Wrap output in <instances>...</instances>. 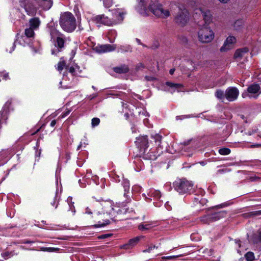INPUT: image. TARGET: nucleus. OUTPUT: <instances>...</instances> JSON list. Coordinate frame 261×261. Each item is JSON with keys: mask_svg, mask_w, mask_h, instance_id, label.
Here are the masks:
<instances>
[{"mask_svg": "<svg viewBox=\"0 0 261 261\" xmlns=\"http://www.w3.org/2000/svg\"><path fill=\"white\" fill-rule=\"evenodd\" d=\"M241 118L242 119H244V115H241Z\"/></svg>", "mask_w": 261, "mask_h": 261, "instance_id": "nucleus-58", "label": "nucleus"}, {"mask_svg": "<svg viewBox=\"0 0 261 261\" xmlns=\"http://www.w3.org/2000/svg\"><path fill=\"white\" fill-rule=\"evenodd\" d=\"M175 190L180 194L189 193L193 192V184L185 179H180L174 183Z\"/></svg>", "mask_w": 261, "mask_h": 261, "instance_id": "nucleus-3", "label": "nucleus"}, {"mask_svg": "<svg viewBox=\"0 0 261 261\" xmlns=\"http://www.w3.org/2000/svg\"><path fill=\"white\" fill-rule=\"evenodd\" d=\"M204 10V9H203L201 8L195 9L193 13V17L194 18V19H198L199 18H201V17Z\"/></svg>", "mask_w": 261, "mask_h": 261, "instance_id": "nucleus-20", "label": "nucleus"}, {"mask_svg": "<svg viewBox=\"0 0 261 261\" xmlns=\"http://www.w3.org/2000/svg\"><path fill=\"white\" fill-rule=\"evenodd\" d=\"M256 216L261 215V210L256 211Z\"/></svg>", "mask_w": 261, "mask_h": 261, "instance_id": "nucleus-55", "label": "nucleus"}, {"mask_svg": "<svg viewBox=\"0 0 261 261\" xmlns=\"http://www.w3.org/2000/svg\"><path fill=\"white\" fill-rule=\"evenodd\" d=\"M86 213H88V214H92V212L89 211L88 208H87Z\"/></svg>", "mask_w": 261, "mask_h": 261, "instance_id": "nucleus-56", "label": "nucleus"}, {"mask_svg": "<svg viewBox=\"0 0 261 261\" xmlns=\"http://www.w3.org/2000/svg\"><path fill=\"white\" fill-rule=\"evenodd\" d=\"M236 38L233 36H229L224 42L223 45L221 47V52L227 51L232 47V44L236 42Z\"/></svg>", "mask_w": 261, "mask_h": 261, "instance_id": "nucleus-8", "label": "nucleus"}, {"mask_svg": "<svg viewBox=\"0 0 261 261\" xmlns=\"http://www.w3.org/2000/svg\"><path fill=\"white\" fill-rule=\"evenodd\" d=\"M247 91L249 93L254 94V97H256L261 93V88L258 84H253L248 87Z\"/></svg>", "mask_w": 261, "mask_h": 261, "instance_id": "nucleus-10", "label": "nucleus"}, {"mask_svg": "<svg viewBox=\"0 0 261 261\" xmlns=\"http://www.w3.org/2000/svg\"><path fill=\"white\" fill-rule=\"evenodd\" d=\"M100 122V119L98 118H94L92 119V125L93 127L97 126Z\"/></svg>", "mask_w": 261, "mask_h": 261, "instance_id": "nucleus-37", "label": "nucleus"}, {"mask_svg": "<svg viewBox=\"0 0 261 261\" xmlns=\"http://www.w3.org/2000/svg\"><path fill=\"white\" fill-rule=\"evenodd\" d=\"M68 113H69V112H66V114H65V115H67Z\"/></svg>", "mask_w": 261, "mask_h": 261, "instance_id": "nucleus-61", "label": "nucleus"}, {"mask_svg": "<svg viewBox=\"0 0 261 261\" xmlns=\"http://www.w3.org/2000/svg\"><path fill=\"white\" fill-rule=\"evenodd\" d=\"M125 12L116 11L113 15V18L110 19L104 15H99L93 17L92 20L97 23H101L108 26L116 25L121 23L124 19V16Z\"/></svg>", "mask_w": 261, "mask_h": 261, "instance_id": "nucleus-1", "label": "nucleus"}, {"mask_svg": "<svg viewBox=\"0 0 261 261\" xmlns=\"http://www.w3.org/2000/svg\"><path fill=\"white\" fill-rule=\"evenodd\" d=\"M145 79L147 81H151L153 79V78L152 77L147 76H145Z\"/></svg>", "mask_w": 261, "mask_h": 261, "instance_id": "nucleus-54", "label": "nucleus"}, {"mask_svg": "<svg viewBox=\"0 0 261 261\" xmlns=\"http://www.w3.org/2000/svg\"><path fill=\"white\" fill-rule=\"evenodd\" d=\"M206 24H210L212 20V15L208 10H205L201 17Z\"/></svg>", "mask_w": 261, "mask_h": 261, "instance_id": "nucleus-14", "label": "nucleus"}, {"mask_svg": "<svg viewBox=\"0 0 261 261\" xmlns=\"http://www.w3.org/2000/svg\"><path fill=\"white\" fill-rule=\"evenodd\" d=\"M109 221L108 220L106 223H99L98 225H94L95 227H97L98 226H103L106 224H109Z\"/></svg>", "mask_w": 261, "mask_h": 261, "instance_id": "nucleus-45", "label": "nucleus"}, {"mask_svg": "<svg viewBox=\"0 0 261 261\" xmlns=\"http://www.w3.org/2000/svg\"><path fill=\"white\" fill-rule=\"evenodd\" d=\"M69 72L71 73H73L75 72V69L74 67H71L70 68H69Z\"/></svg>", "mask_w": 261, "mask_h": 261, "instance_id": "nucleus-50", "label": "nucleus"}, {"mask_svg": "<svg viewBox=\"0 0 261 261\" xmlns=\"http://www.w3.org/2000/svg\"><path fill=\"white\" fill-rule=\"evenodd\" d=\"M60 25L65 32H72L76 27L75 18L72 13L64 12L60 16Z\"/></svg>", "mask_w": 261, "mask_h": 261, "instance_id": "nucleus-2", "label": "nucleus"}, {"mask_svg": "<svg viewBox=\"0 0 261 261\" xmlns=\"http://www.w3.org/2000/svg\"><path fill=\"white\" fill-rule=\"evenodd\" d=\"M56 120H53L51 122V123H50V126H52V127H53V126H54L56 125Z\"/></svg>", "mask_w": 261, "mask_h": 261, "instance_id": "nucleus-51", "label": "nucleus"}, {"mask_svg": "<svg viewBox=\"0 0 261 261\" xmlns=\"http://www.w3.org/2000/svg\"><path fill=\"white\" fill-rule=\"evenodd\" d=\"M213 220L214 221L219 220L221 218L225 217L226 213L225 211H222L219 212H214L211 213Z\"/></svg>", "mask_w": 261, "mask_h": 261, "instance_id": "nucleus-16", "label": "nucleus"}, {"mask_svg": "<svg viewBox=\"0 0 261 261\" xmlns=\"http://www.w3.org/2000/svg\"><path fill=\"white\" fill-rule=\"evenodd\" d=\"M64 43L65 40L60 36H58L57 38L56 44H55L56 46H57L58 48L61 50L62 48L64 47Z\"/></svg>", "mask_w": 261, "mask_h": 261, "instance_id": "nucleus-22", "label": "nucleus"}, {"mask_svg": "<svg viewBox=\"0 0 261 261\" xmlns=\"http://www.w3.org/2000/svg\"><path fill=\"white\" fill-rule=\"evenodd\" d=\"M112 236V234L111 233H107L105 234H102L98 237V238L99 239H105L108 238H109Z\"/></svg>", "mask_w": 261, "mask_h": 261, "instance_id": "nucleus-39", "label": "nucleus"}, {"mask_svg": "<svg viewBox=\"0 0 261 261\" xmlns=\"http://www.w3.org/2000/svg\"><path fill=\"white\" fill-rule=\"evenodd\" d=\"M190 18L189 13L184 7H179L178 12L175 17V23L180 27L185 26Z\"/></svg>", "mask_w": 261, "mask_h": 261, "instance_id": "nucleus-6", "label": "nucleus"}, {"mask_svg": "<svg viewBox=\"0 0 261 261\" xmlns=\"http://www.w3.org/2000/svg\"><path fill=\"white\" fill-rule=\"evenodd\" d=\"M215 96L219 99L222 100L226 98L225 92L221 90H217L215 92Z\"/></svg>", "mask_w": 261, "mask_h": 261, "instance_id": "nucleus-25", "label": "nucleus"}, {"mask_svg": "<svg viewBox=\"0 0 261 261\" xmlns=\"http://www.w3.org/2000/svg\"><path fill=\"white\" fill-rule=\"evenodd\" d=\"M248 215L249 217H254V216H256V211L251 212H250V213H248Z\"/></svg>", "mask_w": 261, "mask_h": 261, "instance_id": "nucleus-44", "label": "nucleus"}, {"mask_svg": "<svg viewBox=\"0 0 261 261\" xmlns=\"http://www.w3.org/2000/svg\"><path fill=\"white\" fill-rule=\"evenodd\" d=\"M218 1L223 4H226L229 1V0H218Z\"/></svg>", "mask_w": 261, "mask_h": 261, "instance_id": "nucleus-52", "label": "nucleus"}, {"mask_svg": "<svg viewBox=\"0 0 261 261\" xmlns=\"http://www.w3.org/2000/svg\"><path fill=\"white\" fill-rule=\"evenodd\" d=\"M113 70L117 73H126L128 72L129 68L127 65L123 64L120 66L114 67Z\"/></svg>", "mask_w": 261, "mask_h": 261, "instance_id": "nucleus-15", "label": "nucleus"}, {"mask_svg": "<svg viewBox=\"0 0 261 261\" xmlns=\"http://www.w3.org/2000/svg\"><path fill=\"white\" fill-rule=\"evenodd\" d=\"M174 71H175V69L172 68L170 70L169 73L170 74H173L174 73Z\"/></svg>", "mask_w": 261, "mask_h": 261, "instance_id": "nucleus-53", "label": "nucleus"}, {"mask_svg": "<svg viewBox=\"0 0 261 261\" xmlns=\"http://www.w3.org/2000/svg\"><path fill=\"white\" fill-rule=\"evenodd\" d=\"M198 38L202 43H210L214 38V33L210 27H203L198 32Z\"/></svg>", "mask_w": 261, "mask_h": 261, "instance_id": "nucleus-5", "label": "nucleus"}, {"mask_svg": "<svg viewBox=\"0 0 261 261\" xmlns=\"http://www.w3.org/2000/svg\"><path fill=\"white\" fill-rule=\"evenodd\" d=\"M154 138L155 140V142L159 141V142H160L162 139V136L157 134L155 136Z\"/></svg>", "mask_w": 261, "mask_h": 261, "instance_id": "nucleus-42", "label": "nucleus"}, {"mask_svg": "<svg viewBox=\"0 0 261 261\" xmlns=\"http://www.w3.org/2000/svg\"><path fill=\"white\" fill-rule=\"evenodd\" d=\"M60 51H61V50L59 49V48H58V49H56V50H53L51 53H52L53 55H56L57 53H59Z\"/></svg>", "mask_w": 261, "mask_h": 261, "instance_id": "nucleus-47", "label": "nucleus"}, {"mask_svg": "<svg viewBox=\"0 0 261 261\" xmlns=\"http://www.w3.org/2000/svg\"><path fill=\"white\" fill-rule=\"evenodd\" d=\"M25 35L27 37H33L34 35V32L33 31V29L31 28H29L28 29H26L25 30Z\"/></svg>", "mask_w": 261, "mask_h": 261, "instance_id": "nucleus-28", "label": "nucleus"}, {"mask_svg": "<svg viewBox=\"0 0 261 261\" xmlns=\"http://www.w3.org/2000/svg\"><path fill=\"white\" fill-rule=\"evenodd\" d=\"M4 254H5V256H8L9 255L8 253H5Z\"/></svg>", "mask_w": 261, "mask_h": 261, "instance_id": "nucleus-59", "label": "nucleus"}, {"mask_svg": "<svg viewBox=\"0 0 261 261\" xmlns=\"http://www.w3.org/2000/svg\"><path fill=\"white\" fill-rule=\"evenodd\" d=\"M123 187L124 191V196L127 198L128 195H127V194L128 193L129 191V181L127 180H124L123 182Z\"/></svg>", "mask_w": 261, "mask_h": 261, "instance_id": "nucleus-23", "label": "nucleus"}, {"mask_svg": "<svg viewBox=\"0 0 261 261\" xmlns=\"http://www.w3.org/2000/svg\"><path fill=\"white\" fill-rule=\"evenodd\" d=\"M245 256L247 261H253L254 259V253L252 252H248Z\"/></svg>", "mask_w": 261, "mask_h": 261, "instance_id": "nucleus-30", "label": "nucleus"}, {"mask_svg": "<svg viewBox=\"0 0 261 261\" xmlns=\"http://www.w3.org/2000/svg\"><path fill=\"white\" fill-rule=\"evenodd\" d=\"M40 250L43 251L54 252L59 250V248L52 247H41Z\"/></svg>", "mask_w": 261, "mask_h": 261, "instance_id": "nucleus-34", "label": "nucleus"}, {"mask_svg": "<svg viewBox=\"0 0 261 261\" xmlns=\"http://www.w3.org/2000/svg\"><path fill=\"white\" fill-rule=\"evenodd\" d=\"M116 49V46L111 44H105L97 46L95 48L96 52L98 53H104L114 50Z\"/></svg>", "mask_w": 261, "mask_h": 261, "instance_id": "nucleus-9", "label": "nucleus"}, {"mask_svg": "<svg viewBox=\"0 0 261 261\" xmlns=\"http://www.w3.org/2000/svg\"><path fill=\"white\" fill-rule=\"evenodd\" d=\"M150 225L149 224H144L141 223L138 226V228L140 230H147L150 227Z\"/></svg>", "mask_w": 261, "mask_h": 261, "instance_id": "nucleus-35", "label": "nucleus"}, {"mask_svg": "<svg viewBox=\"0 0 261 261\" xmlns=\"http://www.w3.org/2000/svg\"><path fill=\"white\" fill-rule=\"evenodd\" d=\"M252 241L255 244L261 242V231L258 234H255L253 235Z\"/></svg>", "mask_w": 261, "mask_h": 261, "instance_id": "nucleus-27", "label": "nucleus"}, {"mask_svg": "<svg viewBox=\"0 0 261 261\" xmlns=\"http://www.w3.org/2000/svg\"><path fill=\"white\" fill-rule=\"evenodd\" d=\"M66 65V62L65 61H61L58 64L57 69L60 72L63 70L64 68Z\"/></svg>", "mask_w": 261, "mask_h": 261, "instance_id": "nucleus-32", "label": "nucleus"}, {"mask_svg": "<svg viewBox=\"0 0 261 261\" xmlns=\"http://www.w3.org/2000/svg\"><path fill=\"white\" fill-rule=\"evenodd\" d=\"M148 9L157 17L165 18L170 16V12L168 10H164L162 5L158 2H152L149 4Z\"/></svg>", "mask_w": 261, "mask_h": 261, "instance_id": "nucleus-4", "label": "nucleus"}, {"mask_svg": "<svg viewBox=\"0 0 261 261\" xmlns=\"http://www.w3.org/2000/svg\"><path fill=\"white\" fill-rule=\"evenodd\" d=\"M136 144L141 147L147 148L148 139L147 136H141L137 138L136 141Z\"/></svg>", "mask_w": 261, "mask_h": 261, "instance_id": "nucleus-12", "label": "nucleus"}, {"mask_svg": "<svg viewBox=\"0 0 261 261\" xmlns=\"http://www.w3.org/2000/svg\"><path fill=\"white\" fill-rule=\"evenodd\" d=\"M166 85L171 88H173L176 89H179L182 87V85H181V84H174V83H172L169 82H167L166 83Z\"/></svg>", "mask_w": 261, "mask_h": 261, "instance_id": "nucleus-29", "label": "nucleus"}, {"mask_svg": "<svg viewBox=\"0 0 261 261\" xmlns=\"http://www.w3.org/2000/svg\"><path fill=\"white\" fill-rule=\"evenodd\" d=\"M174 256H164L162 257L164 259H169L174 258Z\"/></svg>", "mask_w": 261, "mask_h": 261, "instance_id": "nucleus-49", "label": "nucleus"}, {"mask_svg": "<svg viewBox=\"0 0 261 261\" xmlns=\"http://www.w3.org/2000/svg\"><path fill=\"white\" fill-rule=\"evenodd\" d=\"M189 142H190V141H188L187 142H185V143H184V144H185V145H188V144H189Z\"/></svg>", "mask_w": 261, "mask_h": 261, "instance_id": "nucleus-57", "label": "nucleus"}, {"mask_svg": "<svg viewBox=\"0 0 261 261\" xmlns=\"http://www.w3.org/2000/svg\"><path fill=\"white\" fill-rule=\"evenodd\" d=\"M160 45L159 42L157 41H154L153 44L150 46V48L155 49L156 48H158Z\"/></svg>", "mask_w": 261, "mask_h": 261, "instance_id": "nucleus-40", "label": "nucleus"}, {"mask_svg": "<svg viewBox=\"0 0 261 261\" xmlns=\"http://www.w3.org/2000/svg\"><path fill=\"white\" fill-rule=\"evenodd\" d=\"M34 242V241H29V240H24V241H23L22 243H24V244H32V243H33Z\"/></svg>", "mask_w": 261, "mask_h": 261, "instance_id": "nucleus-48", "label": "nucleus"}, {"mask_svg": "<svg viewBox=\"0 0 261 261\" xmlns=\"http://www.w3.org/2000/svg\"><path fill=\"white\" fill-rule=\"evenodd\" d=\"M40 20L38 18H32L30 20V28L35 29L37 28L40 24Z\"/></svg>", "mask_w": 261, "mask_h": 261, "instance_id": "nucleus-21", "label": "nucleus"}, {"mask_svg": "<svg viewBox=\"0 0 261 261\" xmlns=\"http://www.w3.org/2000/svg\"><path fill=\"white\" fill-rule=\"evenodd\" d=\"M239 94V91L237 88L229 87L225 91L226 98L229 101L236 100Z\"/></svg>", "mask_w": 261, "mask_h": 261, "instance_id": "nucleus-7", "label": "nucleus"}, {"mask_svg": "<svg viewBox=\"0 0 261 261\" xmlns=\"http://www.w3.org/2000/svg\"><path fill=\"white\" fill-rule=\"evenodd\" d=\"M238 242H239V247H240V246H241V244L239 243L240 241H238Z\"/></svg>", "mask_w": 261, "mask_h": 261, "instance_id": "nucleus-60", "label": "nucleus"}, {"mask_svg": "<svg viewBox=\"0 0 261 261\" xmlns=\"http://www.w3.org/2000/svg\"><path fill=\"white\" fill-rule=\"evenodd\" d=\"M219 152L222 155H228L230 153V150L227 148H222L219 150Z\"/></svg>", "mask_w": 261, "mask_h": 261, "instance_id": "nucleus-33", "label": "nucleus"}, {"mask_svg": "<svg viewBox=\"0 0 261 261\" xmlns=\"http://www.w3.org/2000/svg\"><path fill=\"white\" fill-rule=\"evenodd\" d=\"M50 35L51 38H57L58 36L61 35V33L55 28H51L50 29Z\"/></svg>", "mask_w": 261, "mask_h": 261, "instance_id": "nucleus-24", "label": "nucleus"}, {"mask_svg": "<svg viewBox=\"0 0 261 261\" xmlns=\"http://www.w3.org/2000/svg\"><path fill=\"white\" fill-rule=\"evenodd\" d=\"M244 24V21L242 19H239L236 21L234 23V28L237 30H239L242 27Z\"/></svg>", "mask_w": 261, "mask_h": 261, "instance_id": "nucleus-26", "label": "nucleus"}, {"mask_svg": "<svg viewBox=\"0 0 261 261\" xmlns=\"http://www.w3.org/2000/svg\"><path fill=\"white\" fill-rule=\"evenodd\" d=\"M178 39L180 41V42L182 44H187L188 42V40L187 38L183 35H180L178 36Z\"/></svg>", "mask_w": 261, "mask_h": 261, "instance_id": "nucleus-36", "label": "nucleus"}, {"mask_svg": "<svg viewBox=\"0 0 261 261\" xmlns=\"http://www.w3.org/2000/svg\"><path fill=\"white\" fill-rule=\"evenodd\" d=\"M212 218L213 217L211 213H209L206 215L201 217L200 218V220L203 223L210 224V223L214 222Z\"/></svg>", "mask_w": 261, "mask_h": 261, "instance_id": "nucleus-19", "label": "nucleus"}, {"mask_svg": "<svg viewBox=\"0 0 261 261\" xmlns=\"http://www.w3.org/2000/svg\"><path fill=\"white\" fill-rule=\"evenodd\" d=\"M138 3V6L136 7L137 11L141 14H145L146 12L147 8L145 0H136Z\"/></svg>", "mask_w": 261, "mask_h": 261, "instance_id": "nucleus-11", "label": "nucleus"}, {"mask_svg": "<svg viewBox=\"0 0 261 261\" xmlns=\"http://www.w3.org/2000/svg\"><path fill=\"white\" fill-rule=\"evenodd\" d=\"M212 218L213 217L211 213H209L206 215L201 217L200 218V220L203 223L210 224V223L214 222Z\"/></svg>", "mask_w": 261, "mask_h": 261, "instance_id": "nucleus-18", "label": "nucleus"}, {"mask_svg": "<svg viewBox=\"0 0 261 261\" xmlns=\"http://www.w3.org/2000/svg\"><path fill=\"white\" fill-rule=\"evenodd\" d=\"M80 147H81V145H80L79 146H78L77 149H79L80 148Z\"/></svg>", "mask_w": 261, "mask_h": 261, "instance_id": "nucleus-62", "label": "nucleus"}, {"mask_svg": "<svg viewBox=\"0 0 261 261\" xmlns=\"http://www.w3.org/2000/svg\"><path fill=\"white\" fill-rule=\"evenodd\" d=\"M158 246H155L154 245L150 244V245L147 246V248L146 249H144L143 252H148L150 253L153 249H158Z\"/></svg>", "mask_w": 261, "mask_h": 261, "instance_id": "nucleus-31", "label": "nucleus"}, {"mask_svg": "<svg viewBox=\"0 0 261 261\" xmlns=\"http://www.w3.org/2000/svg\"><path fill=\"white\" fill-rule=\"evenodd\" d=\"M141 237H137L130 239L127 244H126L122 246V248L127 249L133 247L138 243Z\"/></svg>", "mask_w": 261, "mask_h": 261, "instance_id": "nucleus-13", "label": "nucleus"}, {"mask_svg": "<svg viewBox=\"0 0 261 261\" xmlns=\"http://www.w3.org/2000/svg\"><path fill=\"white\" fill-rule=\"evenodd\" d=\"M39 130V128L37 130L36 132H38Z\"/></svg>", "mask_w": 261, "mask_h": 261, "instance_id": "nucleus-63", "label": "nucleus"}, {"mask_svg": "<svg viewBox=\"0 0 261 261\" xmlns=\"http://www.w3.org/2000/svg\"><path fill=\"white\" fill-rule=\"evenodd\" d=\"M225 206V204H220V205H216L215 206H214L213 207V209H218V208H222L224 206Z\"/></svg>", "mask_w": 261, "mask_h": 261, "instance_id": "nucleus-46", "label": "nucleus"}, {"mask_svg": "<svg viewBox=\"0 0 261 261\" xmlns=\"http://www.w3.org/2000/svg\"><path fill=\"white\" fill-rule=\"evenodd\" d=\"M230 169H220L218 171V173H222V172H228V171H230Z\"/></svg>", "mask_w": 261, "mask_h": 261, "instance_id": "nucleus-43", "label": "nucleus"}, {"mask_svg": "<svg viewBox=\"0 0 261 261\" xmlns=\"http://www.w3.org/2000/svg\"><path fill=\"white\" fill-rule=\"evenodd\" d=\"M248 49L246 47L238 49L234 53V58L235 59L241 58L244 56V54L248 53Z\"/></svg>", "mask_w": 261, "mask_h": 261, "instance_id": "nucleus-17", "label": "nucleus"}, {"mask_svg": "<svg viewBox=\"0 0 261 261\" xmlns=\"http://www.w3.org/2000/svg\"><path fill=\"white\" fill-rule=\"evenodd\" d=\"M103 4L106 7H110L113 4V0H102Z\"/></svg>", "mask_w": 261, "mask_h": 261, "instance_id": "nucleus-38", "label": "nucleus"}, {"mask_svg": "<svg viewBox=\"0 0 261 261\" xmlns=\"http://www.w3.org/2000/svg\"><path fill=\"white\" fill-rule=\"evenodd\" d=\"M144 68V65L142 63H139L136 66V70H139L143 69Z\"/></svg>", "mask_w": 261, "mask_h": 261, "instance_id": "nucleus-41", "label": "nucleus"}]
</instances>
